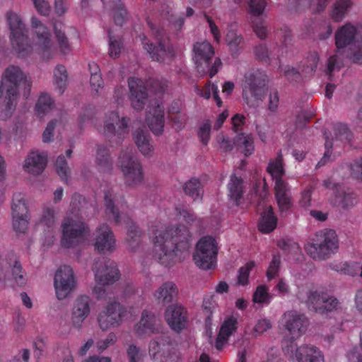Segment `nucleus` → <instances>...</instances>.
Returning a JSON list of instances; mask_svg holds the SVG:
<instances>
[{
    "instance_id": "f257e3e1",
    "label": "nucleus",
    "mask_w": 362,
    "mask_h": 362,
    "mask_svg": "<svg viewBox=\"0 0 362 362\" xmlns=\"http://www.w3.org/2000/svg\"><path fill=\"white\" fill-rule=\"evenodd\" d=\"M31 85L32 81L18 66L9 65L4 71L1 76V87L5 90V95L0 100L1 119L6 120L12 115L17 105L20 87L23 86V95L28 98Z\"/></svg>"
},
{
    "instance_id": "f03ea898",
    "label": "nucleus",
    "mask_w": 362,
    "mask_h": 362,
    "mask_svg": "<svg viewBox=\"0 0 362 362\" xmlns=\"http://www.w3.org/2000/svg\"><path fill=\"white\" fill-rule=\"evenodd\" d=\"M92 206L78 194L73 195L70 204L72 215L65 218L62 223V245L64 247H72L77 245L84 238L88 228L84 223L83 209Z\"/></svg>"
},
{
    "instance_id": "7ed1b4c3",
    "label": "nucleus",
    "mask_w": 362,
    "mask_h": 362,
    "mask_svg": "<svg viewBox=\"0 0 362 362\" xmlns=\"http://www.w3.org/2000/svg\"><path fill=\"white\" fill-rule=\"evenodd\" d=\"M191 235L184 225L160 232L155 238L156 255L162 264L173 260L175 251H186L190 247Z\"/></svg>"
},
{
    "instance_id": "20e7f679",
    "label": "nucleus",
    "mask_w": 362,
    "mask_h": 362,
    "mask_svg": "<svg viewBox=\"0 0 362 362\" xmlns=\"http://www.w3.org/2000/svg\"><path fill=\"white\" fill-rule=\"evenodd\" d=\"M334 39L338 50L348 47L346 57L352 63L362 65V26L356 28L346 23L337 29Z\"/></svg>"
},
{
    "instance_id": "39448f33",
    "label": "nucleus",
    "mask_w": 362,
    "mask_h": 362,
    "mask_svg": "<svg viewBox=\"0 0 362 362\" xmlns=\"http://www.w3.org/2000/svg\"><path fill=\"white\" fill-rule=\"evenodd\" d=\"M267 75L259 69L245 74L243 97L247 105L255 107L263 100L267 90Z\"/></svg>"
},
{
    "instance_id": "423d86ee",
    "label": "nucleus",
    "mask_w": 362,
    "mask_h": 362,
    "mask_svg": "<svg viewBox=\"0 0 362 362\" xmlns=\"http://www.w3.org/2000/svg\"><path fill=\"white\" fill-rule=\"evenodd\" d=\"M6 18L11 31L12 47L19 57L28 56L32 52L33 48L27 35V28L22 18L13 11H8Z\"/></svg>"
},
{
    "instance_id": "0eeeda50",
    "label": "nucleus",
    "mask_w": 362,
    "mask_h": 362,
    "mask_svg": "<svg viewBox=\"0 0 362 362\" xmlns=\"http://www.w3.org/2000/svg\"><path fill=\"white\" fill-rule=\"evenodd\" d=\"M338 249L337 235L333 230L325 229L317 233L313 243L305 247L308 255L315 260L329 258Z\"/></svg>"
},
{
    "instance_id": "6e6552de",
    "label": "nucleus",
    "mask_w": 362,
    "mask_h": 362,
    "mask_svg": "<svg viewBox=\"0 0 362 362\" xmlns=\"http://www.w3.org/2000/svg\"><path fill=\"white\" fill-rule=\"evenodd\" d=\"M148 354L153 359H160L161 362H179L180 354L177 344L167 333L156 336L148 345Z\"/></svg>"
},
{
    "instance_id": "1a4fd4ad",
    "label": "nucleus",
    "mask_w": 362,
    "mask_h": 362,
    "mask_svg": "<svg viewBox=\"0 0 362 362\" xmlns=\"http://www.w3.org/2000/svg\"><path fill=\"white\" fill-rule=\"evenodd\" d=\"M194 52L197 71L202 75L208 74L211 78L215 76L222 63L220 59H216L211 66V60L214 54L211 44L206 42H197L194 45Z\"/></svg>"
},
{
    "instance_id": "9d476101",
    "label": "nucleus",
    "mask_w": 362,
    "mask_h": 362,
    "mask_svg": "<svg viewBox=\"0 0 362 362\" xmlns=\"http://www.w3.org/2000/svg\"><path fill=\"white\" fill-rule=\"evenodd\" d=\"M218 248L216 240L211 236H205L197 244L194 260L197 267L206 270L215 267Z\"/></svg>"
},
{
    "instance_id": "9b49d317",
    "label": "nucleus",
    "mask_w": 362,
    "mask_h": 362,
    "mask_svg": "<svg viewBox=\"0 0 362 362\" xmlns=\"http://www.w3.org/2000/svg\"><path fill=\"white\" fill-rule=\"evenodd\" d=\"M119 163L127 185L133 186L141 182L143 180L141 166L134 156L132 148L127 147L122 150Z\"/></svg>"
},
{
    "instance_id": "f8f14e48",
    "label": "nucleus",
    "mask_w": 362,
    "mask_h": 362,
    "mask_svg": "<svg viewBox=\"0 0 362 362\" xmlns=\"http://www.w3.org/2000/svg\"><path fill=\"white\" fill-rule=\"evenodd\" d=\"M76 284V278L70 266L63 265L57 270L54 278V286L59 300L67 298L74 292Z\"/></svg>"
},
{
    "instance_id": "ddd939ff",
    "label": "nucleus",
    "mask_w": 362,
    "mask_h": 362,
    "mask_svg": "<svg viewBox=\"0 0 362 362\" xmlns=\"http://www.w3.org/2000/svg\"><path fill=\"white\" fill-rule=\"evenodd\" d=\"M110 120L104 124V134L112 147L119 146L124 135L128 133L129 119L122 117L119 119L117 112H112L110 115Z\"/></svg>"
},
{
    "instance_id": "4468645a",
    "label": "nucleus",
    "mask_w": 362,
    "mask_h": 362,
    "mask_svg": "<svg viewBox=\"0 0 362 362\" xmlns=\"http://www.w3.org/2000/svg\"><path fill=\"white\" fill-rule=\"evenodd\" d=\"M96 281L101 285L113 284L119 279L116 263L105 258L95 260L93 267Z\"/></svg>"
},
{
    "instance_id": "2eb2a0df",
    "label": "nucleus",
    "mask_w": 362,
    "mask_h": 362,
    "mask_svg": "<svg viewBox=\"0 0 362 362\" xmlns=\"http://www.w3.org/2000/svg\"><path fill=\"white\" fill-rule=\"evenodd\" d=\"M305 301L309 310L315 313H325L331 312L337 308L338 300L327 293L317 291H308L306 292Z\"/></svg>"
},
{
    "instance_id": "dca6fc26",
    "label": "nucleus",
    "mask_w": 362,
    "mask_h": 362,
    "mask_svg": "<svg viewBox=\"0 0 362 362\" xmlns=\"http://www.w3.org/2000/svg\"><path fill=\"white\" fill-rule=\"evenodd\" d=\"M284 351L297 362H323L324 358L321 351L314 346L297 345L291 341L289 345L284 347Z\"/></svg>"
},
{
    "instance_id": "f3484780",
    "label": "nucleus",
    "mask_w": 362,
    "mask_h": 362,
    "mask_svg": "<svg viewBox=\"0 0 362 362\" xmlns=\"http://www.w3.org/2000/svg\"><path fill=\"white\" fill-rule=\"evenodd\" d=\"M285 329L292 336V339L299 337L307 329L308 325V318L303 314L296 310L286 312L282 317Z\"/></svg>"
},
{
    "instance_id": "a211bd4d",
    "label": "nucleus",
    "mask_w": 362,
    "mask_h": 362,
    "mask_svg": "<svg viewBox=\"0 0 362 362\" xmlns=\"http://www.w3.org/2000/svg\"><path fill=\"white\" fill-rule=\"evenodd\" d=\"M122 311L123 308L119 303H109L106 310L99 314L98 320L100 327L106 331L110 327L118 326L122 320Z\"/></svg>"
},
{
    "instance_id": "6ab92c4d",
    "label": "nucleus",
    "mask_w": 362,
    "mask_h": 362,
    "mask_svg": "<svg viewBox=\"0 0 362 362\" xmlns=\"http://www.w3.org/2000/svg\"><path fill=\"white\" fill-rule=\"evenodd\" d=\"M140 41L143 47L150 54L153 60L163 62L166 59H171L174 56V51L169 44L165 41H159L158 46H154L150 43L145 35H139Z\"/></svg>"
},
{
    "instance_id": "aec40b11",
    "label": "nucleus",
    "mask_w": 362,
    "mask_h": 362,
    "mask_svg": "<svg viewBox=\"0 0 362 362\" xmlns=\"http://www.w3.org/2000/svg\"><path fill=\"white\" fill-rule=\"evenodd\" d=\"M129 98L132 107L136 111L143 110L148 100V92L144 82L139 78H130L128 81Z\"/></svg>"
},
{
    "instance_id": "412c9836",
    "label": "nucleus",
    "mask_w": 362,
    "mask_h": 362,
    "mask_svg": "<svg viewBox=\"0 0 362 362\" xmlns=\"http://www.w3.org/2000/svg\"><path fill=\"white\" fill-rule=\"evenodd\" d=\"M90 301L87 296H81L75 300L71 313V322L75 327L80 328L90 314Z\"/></svg>"
},
{
    "instance_id": "4be33fe9",
    "label": "nucleus",
    "mask_w": 362,
    "mask_h": 362,
    "mask_svg": "<svg viewBox=\"0 0 362 362\" xmlns=\"http://www.w3.org/2000/svg\"><path fill=\"white\" fill-rule=\"evenodd\" d=\"M115 239L111 228L107 224L100 225L95 232V247L100 252L112 250Z\"/></svg>"
},
{
    "instance_id": "5701e85b",
    "label": "nucleus",
    "mask_w": 362,
    "mask_h": 362,
    "mask_svg": "<svg viewBox=\"0 0 362 362\" xmlns=\"http://www.w3.org/2000/svg\"><path fill=\"white\" fill-rule=\"evenodd\" d=\"M166 320L173 330L179 332L185 327L187 311L181 305H172L166 310Z\"/></svg>"
},
{
    "instance_id": "b1692460",
    "label": "nucleus",
    "mask_w": 362,
    "mask_h": 362,
    "mask_svg": "<svg viewBox=\"0 0 362 362\" xmlns=\"http://www.w3.org/2000/svg\"><path fill=\"white\" fill-rule=\"evenodd\" d=\"M358 202V197L349 188L338 189L332 202V204L340 210L348 211L354 208Z\"/></svg>"
},
{
    "instance_id": "393cba45",
    "label": "nucleus",
    "mask_w": 362,
    "mask_h": 362,
    "mask_svg": "<svg viewBox=\"0 0 362 362\" xmlns=\"http://www.w3.org/2000/svg\"><path fill=\"white\" fill-rule=\"evenodd\" d=\"M159 332L158 320L153 314L147 311L142 313L140 321L136 325L135 332L139 337L153 334Z\"/></svg>"
},
{
    "instance_id": "a878e982",
    "label": "nucleus",
    "mask_w": 362,
    "mask_h": 362,
    "mask_svg": "<svg viewBox=\"0 0 362 362\" xmlns=\"http://www.w3.org/2000/svg\"><path fill=\"white\" fill-rule=\"evenodd\" d=\"M133 139L138 149L144 156L151 157L153 155L154 147L151 136L145 128H138L135 130Z\"/></svg>"
},
{
    "instance_id": "bb28decb",
    "label": "nucleus",
    "mask_w": 362,
    "mask_h": 362,
    "mask_svg": "<svg viewBox=\"0 0 362 362\" xmlns=\"http://www.w3.org/2000/svg\"><path fill=\"white\" fill-rule=\"evenodd\" d=\"M47 165V158L35 151L30 152L25 160L24 170L33 175L40 174Z\"/></svg>"
},
{
    "instance_id": "cd10ccee",
    "label": "nucleus",
    "mask_w": 362,
    "mask_h": 362,
    "mask_svg": "<svg viewBox=\"0 0 362 362\" xmlns=\"http://www.w3.org/2000/svg\"><path fill=\"white\" fill-rule=\"evenodd\" d=\"M122 197H117L112 190H109L105 193V205L106 207V214L107 216H112L115 222L117 224L122 221L119 211V206L122 204Z\"/></svg>"
},
{
    "instance_id": "c85d7f7f",
    "label": "nucleus",
    "mask_w": 362,
    "mask_h": 362,
    "mask_svg": "<svg viewBox=\"0 0 362 362\" xmlns=\"http://www.w3.org/2000/svg\"><path fill=\"white\" fill-rule=\"evenodd\" d=\"M276 199L281 211H286L291 206V196L288 184L282 180L275 182Z\"/></svg>"
},
{
    "instance_id": "c756f323",
    "label": "nucleus",
    "mask_w": 362,
    "mask_h": 362,
    "mask_svg": "<svg viewBox=\"0 0 362 362\" xmlns=\"http://www.w3.org/2000/svg\"><path fill=\"white\" fill-rule=\"evenodd\" d=\"M178 289L172 281L163 283L155 292L154 298L158 303L163 305L173 302L177 297Z\"/></svg>"
},
{
    "instance_id": "7c9ffc66",
    "label": "nucleus",
    "mask_w": 362,
    "mask_h": 362,
    "mask_svg": "<svg viewBox=\"0 0 362 362\" xmlns=\"http://www.w3.org/2000/svg\"><path fill=\"white\" fill-rule=\"evenodd\" d=\"M237 320L234 317H229L224 320L221 326L219 333L216 338L215 346L218 350H221L224 344L228 341L230 335L237 329Z\"/></svg>"
},
{
    "instance_id": "2f4dec72",
    "label": "nucleus",
    "mask_w": 362,
    "mask_h": 362,
    "mask_svg": "<svg viewBox=\"0 0 362 362\" xmlns=\"http://www.w3.org/2000/svg\"><path fill=\"white\" fill-rule=\"evenodd\" d=\"M31 24L33 28L37 29L36 34L38 40V45L41 50L44 53V57L47 52L51 48V40L49 38V33L42 23L36 17L31 18Z\"/></svg>"
},
{
    "instance_id": "473e14b6",
    "label": "nucleus",
    "mask_w": 362,
    "mask_h": 362,
    "mask_svg": "<svg viewBox=\"0 0 362 362\" xmlns=\"http://www.w3.org/2000/svg\"><path fill=\"white\" fill-rule=\"evenodd\" d=\"M146 122L149 129L154 134H161L164 127V112L163 107L158 105L155 107L153 114L149 112L146 117Z\"/></svg>"
},
{
    "instance_id": "72a5a7b5",
    "label": "nucleus",
    "mask_w": 362,
    "mask_h": 362,
    "mask_svg": "<svg viewBox=\"0 0 362 362\" xmlns=\"http://www.w3.org/2000/svg\"><path fill=\"white\" fill-rule=\"evenodd\" d=\"M276 223L277 218L274 214L272 207L265 206L258 223L259 230L264 233H269L276 227Z\"/></svg>"
},
{
    "instance_id": "f704fd0d",
    "label": "nucleus",
    "mask_w": 362,
    "mask_h": 362,
    "mask_svg": "<svg viewBox=\"0 0 362 362\" xmlns=\"http://www.w3.org/2000/svg\"><path fill=\"white\" fill-rule=\"evenodd\" d=\"M226 40L230 51L233 57H236L239 51L243 47V39L240 33L236 30V25L232 24L230 25L227 32Z\"/></svg>"
},
{
    "instance_id": "c9c22d12",
    "label": "nucleus",
    "mask_w": 362,
    "mask_h": 362,
    "mask_svg": "<svg viewBox=\"0 0 362 362\" xmlns=\"http://www.w3.org/2000/svg\"><path fill=\"white\" fill-rule=\"evenodd\" d=\"M228 197L235 205L240 204L243 194V181L235 175L230 176V182L228 184Z\"/></svg>"
},
{
    "instance_id": "e433bc0d",
    "label": "nucleus",
    "mask_w": 362,
    "mask_h": 362,
    "mask_svg": "<svg viewBox=\"0 0 362 362\" xmlns=\"http://www.w3.org/2000/svg\"><path fill=\"white\" fill-rule=\"evenodd\" d=\"M351 0H336L330 10V17L335 22L341 21L350 11Z\"/></svg>"
},
{
    "instance_id": "4c0bfd02",
    "label": "nucleus",
    "mask_w": 362,
    "mask_h": 362,
    "mask_svg": "<svg viewBox=\"0 0 362 362\" xmlns=\"http://www.w3.org/2000/svg\"><path fill=\"white\" fill-rule=\"evenodd\" d=\"M334 138L331 141L333 146L349 144L352 139V133L348 127L341 123L334 124Z\"/></svg>"
},
{
    "instance_id": "58836bf2",
    "label": "nucleus",
    "mask_w": 362,
    "mask_h": 362,
    "mask_svg": "<svg viewBox=\"0 0 362 362\" xmlns=\"http://www.w3.org/2000/svg\"><path fill=\"white\" fill-rule=\"evenodd\" d=\"M11 211L13 218L21 217L25 216L28 213V208L25 204L24 196L17 192L13 194L11 204Z\"/></svg>"
},
{
    "instance_id": "ea45409f",
    "label": "nucleus",
    "mask_w": 362,
    "mask_h": 362,
    "mask_svg": "<svg viewBox=\"0 0 362 362\" xmlns=\"http://www.w3.org/2000/svg\"><path fill=\"white\" fill-rule=\"evenodd\" d=\"M142 233L139 228L134 223L129 226L127 233L126 242L129 250H135L141 243Z\"/></svg>"
},
{
    "instance_id": "a19ab883",
    "label": "nucleus",
    "mask_w": 362,
    "mask_h": 362,
    "mask_svg": "<svg viewBox=\"0 0 362 362\" xmlns=\"http://www.w3.org/2000/svg\"><path fill=\"white\" fill-rule=\"evenodd\" d=\"M233 144L240 149L245 156L251 155L254 150L252 139L244 134H238L233 139Z\"/></svg>"
},
{
    "instance_id": "79ce46f5",
    "label": "nucleus",
    "mask_w": 362,
    "mask_h": 362,
    "mask_svg": "<svg viewBox=\"0 0 362 362\" xmlns=\"http://www.w3.org/2000/svg\"><path fill=\"white\" fill-rule=\"evenodd\" d=\"M96 163L102 170L111 169L112 161L110 156L109 151L106 147L103 146H99L98 147Z\"/></svg>"
},
{
    "instance_id": "37998d69",
    "label": "nucleus",
    "mask_w": 362,
    "mask_h": 362,
    "mask_svg": "<svg viewBox=\"0 0 362 362\" xmlns=\"http://www.w3.org/2000/svg\"><path fill=\"white\" fill-rule=\"evenodd\" d=\"M54 105V101L47 94H42L40 96L35 105L36 114L39 117H44L49 112Z\"/></svg>"
},
{
    "instance_id": "c03bdc74",
    "label": "nucleus",
    "mask_w": 362,
    "mask_h": 362,
    "mask_svg": "<svg viewBox=\"0 0 362 362\" xmlns=\"http://www.w3.org/2000/svg\"><path fill=\"white\" fill-rule=\"evenodd\" d=\"M56 210L52 206H45L42 210L40 223L45 227L48 231H51L56 223Z\"/></svg>"
},
{
    "instance_id": "a18cd8bd",
    "label": "nucleus",
    "mask_w": 362,
    "mask_h": 362,
    "mask_svg": "<svg viewBox=\"0 0 362 362\" xmlns=\"http://www.w3.org/2000/svg\"><path fill=\"white\" fill-rule=\"evenodd\" d=\"M67 74L64 66L57 65L54 71V83L60 94L63 93L66 86Z\"/></svg>"
},
{
    "instance_id": "49530a36",
    "label": "nucleus",
    "mask_w": 362,
    "mask_h": 362,
    "mask_svg": "<svg viewBox=\"0 0 362 362\" xmlns=\"http://www.w3.org/2000/svg\"><path fill=\"white\" fill-rule=\"evenodd\" d=\"M54 32L61 52L66 53L69 50V42L64 33V25L61 23H55Z\"/></svg>"
},
{
    "instance_id": "de8ad7c7",
    "label": "nucleus",
    "mask_w": 362,
    "mask_h": 362,
    "mask_svg": "<svg viewBox=\"0 0 362 362\" xmlns=\"http://www.w3.org/2000/svg\"><path fill=\"white\" fill-rule=\"evenodd\" d=\"M185 193L196 199L202 194V188L199 180L197 178H192L185 183L183 186Z\"/></svg>"
},
{
    "instance_id": "09e8293b",
    "label": "nucleus",
    "mask_w": 362,
    "mask_h": 362,
    "mask_svg": "<svg viewBox=\"0 0 362 362\" xmlns=\"http://www.w3.org/2000/svg\"><path fill=\"white\" fill-rule=\"evenodd\" d=\"M315 0H288V6L290 11L302 13L310 9L314 13Z\"/></svg>"
},
{
    "instance_id": "8fccbe9b",
    "label": "nucleus",
    "mask_w": 362,
    "mask_h": 362,
    "mask_svg": "<svg viewBox=\"0 0 362 362\" xmlns=\"http://www.w3.org/2000/svg\"><path fill=\"white\" fill-rule=\"evenodd\" d=\"M267 172L271 175L272 178L276 180H281V177L284 173L282 160L281 156L276 158L275 160L271 161L267 166Z\"/></svg>"
},
{
    "instance_id": "3c124183",
    "label": "nucleus",
    "mask_w": 362,
    "mask_h": 362,
    "mask_svg": "<svg viewBox=\"0 0 362 362\" xmlns=\"http://www.w3.org/2000/svg\"><path fill=\"white\" fill-rule=\"evenodd\" d=\"M55 166L57 174L60 176L62 180L67 182L68 177L70 174V170L67 165V162L64 156L61 155L58 156Z\"/></svg>"
},
{
    "instance_id": "603ef678",
    "label": "nucleus",
    "mask_w": 362,
    "mask_h": 362,
    "mask_svg": "<svg viewBox=\"0 0 362 362\" xmlns=\"http://www.w3.org/2000/svg\"><path fill=\"white\" fill-rule=\"evenodd\" d=\"M319 58L316 53L311 54L302 66L301 71L305 75L313 74L317 66Z\"/></svg>"
},
{
    "instance_id": "864d4df0",
    "label": "nucleus",
    "mask_w": 362,
    "mask_h": 362,
    "mask_svg": "<svg viewBox=\"0 0 362 362\" xmlns=\"http://www.w3.org/2000/svg\"><path fill=\"white\" fill-rule=\"evenodd\" d=\"M11 274L13 280L18 286H23L27 283V278L23 272L22 266L19 261H15L12 268Z\"/></svg>"
},
{
    "instance_id": "5fc2aeb1",
    "label": "nucleus",
    "mask_w": 362,
    "mask_h": 362,
    "mask_svg": "<svg viewBox=\"0 0 362 362\" xmlns=\"http://www.w3.org/2000/svg\"><path fill=\"white\" fill-rule=\"evenodd\" d=\"M109 55L112 58L119 56L122 47V42L120 37L113 36L109 31Z\"/></svg>"
},
{
    "instance_id": "6e6d98bb",
    "label": "nucleus",
    "mask_w": 362,
    "mask_h": 362,
    "mask_svg": "<svg viewBox=\"0 0 362 362\" xmlns=\"http://www.w3.org/2000/svg\"><path fill=\"white\" fill-rule=\"evenodd\" d=\"M325 151L320 159L316 165V168H321L325 165L327 163H330L333 160L332 149L333 148V143L328 138V136L325 134Z\"/></svg>"
},
{
    "instance_id": "4d7b16f0",
    "label": "nucleus",
    "mask_w": 362,
    "mask_h": 362,
    "mask_svg": "<svg viewBox=\"0 0 362 362\" xmlns=\"http://www.w3.org/2000/svg\"><path fill=\"white\" fill-rule=\"evenodd\" d=\"M113 1L115 2L116 7L113 16L115 23L116 25L122 26L127 18V13L119 0H114Z\"/></svg>"
},
{
    "instance_id": "13d9d810",
    "label": "nucleus",
    "mask_w": 362,
    "mask_h": 362,
    "mask_svg": "<svg viewBox=\"0 0 362 362\" xmlns=\"http://www.w3.org/2000/svg\"><path fill=\"white\" fill-rule=\"evenodd\" d=\"M128 362H143L145 354L134 344H131L127 349Z\"/></svg>"
},
{
    "instance_id": "bf43d9fd",
    "label": "nucleus",
    "mask_w": 362,
    "mask_h": 362,
    "mask_svg": "<svg viewBox=\"0 0 362 362\" xmlns=\"http://www.w3.org/2000/svg\"><path fill=\"white\" fill-rule=\"evenodd\" d=\"M248 11L254 17H259L263 13L266 6L265 0H248Z\"/></svg>"
},
{
    "instance_id": "052dcab7",
    "label": "nucleus",
    "mask_w": 362,
    "mask_h": 362,
    "mask_svg": "<svg viewBox=\"0 0 362 362\" xmlns=\"http://www.w3.org/2000/svg\"><path fill=\"white\" fill-rule=\"evenodd\" d=\"M343 66V62L341 59L337 55L331 56L327 62V74L329 78L332 79V74L335 71H339Z\"/></svg>"
},
{
    "instance_id": "680f3d73",
    "label": "nucleus",
    "mask_w": 362,
    "mask_h": 362,
    "mask_svg": "<svg viewBox=\"0 0 362 362\" xmlns=\"http://www.w3.org/2000/svg\"><path fill=\"white\" fill-rule=\"evenodd\" d=\"M271 297L264 286H259L253 294V301L257 303H269Z\"/></svg>"
},
{
    "instance_id": "e2e57ef3",
    "label": "nucleus",
    "mask_w": 362,
    "mask_h": 362,
    "mask_svg": "<svg viewBox=\"0 0 362 362\" xmlns=\"http://www.w3.org/2000/svg\"><path fill=\"white\" fill-rule=\"evenodd\" d=\"M254 267L255 262H250L239 269L238 276V282L239 284L245 286L247 284L250 272Z\"/></svg>"
},
{
    "instance_id": "0e129e2a",
    "label": "nucleus",
    "mask_w": 362,
    "mask_h": 362,
    "mask_svg": "<svg viewBox=\"0 0 362 362\" xmlns=\"http://www.w3.org/2000/svg\"><path fill=\"white\" fill-rule=\"evenodd\" d=\"M179 214L187 223H194L197 228L202 226V221L197 219L194 214L190 210L182 208L179 209Z\"/></svg>"
},
{
    "instance_id": "69168bd1",
    "label": "nucleus",
    "mask_w": 362,
    "mask_h": 362,
    "mask_svg": "<svg viewBox=\"0 0 362 362\" xmlns=\"http://www.w3.org/2000/svg\"><path fill=\"white\" fill-rule=\"evenodd\" d=\"M267 187L266 180L263 179L255 182L252 191L256 196L259 197L261 200H263L267 196Z\"/></svg>"
},
{
    "instance_id": "338daca9",
    "label": "nucleus",
    "mask_w": 362,
    "mask_h": 362,
    "mask_svg": "<svg viewBox=\"0 0 362 362\" xmlns=\"http://www.w3.org/2000/svg\"><path fill=\"white\" fill-rule=\"evenodd\" d=\"M28 218L27 215L13 218V227L17 233H25L28 228Z\"/></svg>"
},
{
    "instance_id": "774afa93",
    "label": "nucleus",
    "mask_w": 362,
    "mask_h": 362,
    "mask_svg": "<svg viewBox=\"0 0 362 362\" xmlns=\"http://www.w3.org/2000/svg\"><path fill=\"white\" fill-rule=\"evenodd\" d=\"M351 175L358 180H362V158L356 160L350 165Z\"/></svg>"
}]
</instances>
